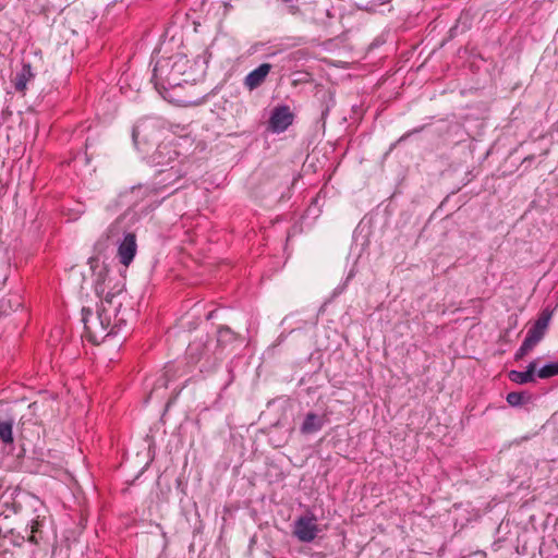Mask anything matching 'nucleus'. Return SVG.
<instances>
[{"label":"nucleus","instance_id":"25","mask_svg":"<svg viewBox=\"0 0 558 558\" xmlns=\"http://www.w3.org/2000/svg\"><path fill=\"white\" fill-rule=\"evenodd\" d=\"M142 190H143V187H142V186H133V187L131 189L130 193H131V194H133V193H135L136 191H138V192H140V191H142Z\"/></svg>","mask_w":558,"mask_h":558},{"label":"nucleus","instance_id":"6","mask_svg":"<svg viewBox=\"0 0 558 558\" xmlns=\"http://www.w3.org/2000/svg\"><path fill=\"white\" fill-rule=\"evenodd\" d=\"M319 532L315 517H300L294 521L293 535L303 543L313 542Z\"/></svg>","mask_w":558,"mask_h":558},{"label":"nucleus","instance_id":"15","mask_svg":"<svg viewBox=\"0 0 558 558\" xmlns=\"http://www.w3.org/2000/svg\"><path fill=\"white\" fill-rule=\"evenodd\" d=\"M531 393L527 391H512L507 395V402L511 407H521L531 401Z\"/></svg>","mask_w":558,"mask_h":558},{"label":"nucleus","instance_id":"18","mask_svg":"<svg viewBox=\"0 0 558 558\" xmlns=\"http://www.w3.org/2000/svg\"><path fill=\"white\" fill-rule=\"evenodd\" d=\"M390 0H359L357 5L360 9L376 12L381 5L388 4Z\"/></svg>","mask_w":558,"mask_h":558},{"label":"nucleus","instance_id":"7","mask_svg":"<svg viewBox=\"0 0 558 558\" xmlns=\"http://www.w3.org/2000/svg\"><path fill=\"white\" fill-rule=\"evenodd\" d=\"M137 252L136 234L134 232H125L123 239L118 242L117 257L125 267H129Z\"/></svg>","mask_w":558,"mask_h":558},{"label":"nucleus","instance_id":"11","mask_svg":"<svg viewBox=\"0 0 558 558\" xmlns=\"http://www.w3.org/2000/svg\"><path fill=\"white\" fill-rule=\"evenodd\" d=\"M325 424V416L310 412L305 415L300 432L303 435H311L319 432Z\"/></svg>","mask_w":558,"mask_h":558},{"label":"nucleus","instance_id":"2","mask_svg":"<svg viewBox=\"0 0 558 558\" xmlns=\"http://www.w3.org/2000/svg\"><path fill=\"white\" fill-rule=\"evenodd\" d=\"M28 507L32 509V513H27V509L22 512L27 522L25 527L28 533L27 541L37 545L44 539V529L50 518L48 509L39 500L32 498Z\"/></svg>","mask_w":558,"mask_h":558},{"label":"nucleus","instance_id":"23","mask_svg":"<svg viewBox=\"0 0 558 558\" xmlns=\"http://www.w3.org/2000/svg\"><path fill=\"white\" fill-rule=\"evenodd\" d=\"M120 222H121V218H118L117 220H114L108 228L107 230V238H111V236H114L119 233L120 231Z\"/></svg>","mask_w":558,"mask_h":558},{"label":"nucleus","instance_id":"1","mask_svg":"<svg viewBox=\"0 0 558 558\" xmlns=\"http://www.w3.org/2000/svg\"><path fill=\"white\" fill-rule=\"evenodd\" d=\"M126 293L119 290L108 292L94 312L90 307L82 308L84 337L94 344H99L107 337L118 335L134 316L131 306H123Z\"/></svg>","mask_w":558,"mask_h":558},{"label":"nucleus","instance_id":"4","mask_svg":"<svg viewBox=\"0 0 558 558\" xmlns=\"http://www.w3.org/2000/svg\"><path fill=\"white\" fill-rule=\"evenodd\" d=\"M174 69V62H172L171 57L159 59L153 71V81L155 84V88L158 94L168 102L172 104L173 98V88L174 85L172 83V72Z\"/></svg>","mask_w":558,"mask_h":558},{"label":"nucleus","instance_id":"10","mask_svg":"<svg viewBox=\"0 0 558 558\" xmlns=\"http://www.w3.org/2000/svg\"><path fill=\"white\" fill-rule=\"evenodd\" d=\"M549 314L543 313L534 325L529 329L525 338L536 345L545 336L546 329L549 324Z\"/></svg>","mask_w":558,"mask_h":558},{"label":"nucleus","instance_id":"9","mask_svg":"<svg viewBox=\"0 0 558 558\" xmlns=\"http://www.w3.org/2000/svg\"><path fill=\"white\" fill-rule=\"evenodd\" d=\"M271 70V65L269 63H262L255 70L251 71L244 78V85L250 90H253L260 86L266 80L267 75Z\"/></svg>","mask_w":558,"mask_h":558},{"label":"nucleus","instance_id":"5","mask_svg":"<svg viewBox=\"0 0 558 558\" xmlns=\"http://www.w3.org/2000/svg\"><path fill=\"white\" fill-rule=\"evenodd\" d=\"M163 128H160V122L155 121H141L137 123L132 131V138L134 144L137 146L141 142L158 141L163 135Z\"/></svg>","mask_w":558,"mask_h":558},{"label":"nucleus","instance_id":"13","mask_svg":"<svg viewBox=\"0 0 558 558\" xmlns=\"http://www.w3.org/2000/svg\"><path fill=\"white\" fill-rule=\"evenodd\" d=\"M536 368H537V361L534 360L527 365L526 371H524V372L510 371L508 374V377L512 383H515L518 385L533 383V381H535Z\"/></svg>","mask_w":558,"mask_h":558},{"label":"nucleus","instance_id":"22","mask_svg":"<svg viewBox=\"0 0 558 558\" xmlns=\"http://www.w3.org/2000/svg\"><path fill=\"white\" fill-rule=\"evenodd\" d=\"M535 345L530 341L527 340L526 338L523 340L521 347L519 348V350L517 351L515 353V359L519 360V359H522L524 355H526L531 350H533Z\"/></svg>","mask_w":558,"mask_h":558},{"label":"nucleus","instance_id":"12","mask_svg":"<svg viewBox=\"0 0 558 558\" xmlns=\"http://www.w3.org/2000/svg\"><path fill=\"white\" fill-rule=\"evenodd\" d=\"M154 160L157 165L167 166L174 160V149L172 148V141L166 142L165 140L158 144L154 154Z\"/></svg>","mask_w":558,"mask_h":558},{"label":"nucleus","instance_id":"16","mask_svg":"<svg viewBox=\"0 0 558 558\" xmlns=\"http://www.w3.org/2000/svg\"><path fill=\"white\" fill-rule=\"evenodd\" d=\"M13 420L12 418H5L2 420L0 417V440L4 444H11L13 442Z\"/></svg>","mask_w":558,"mask_h":558},{"label":"nucleus","instance_id":"26","mask_svg":"<svg viewBox=\"0 0 558 558\" xmlns=\"http://www.w3.org/2000/svg\"><path fill=\"white\" fill-rule=\"evenodd\" d=\"M215 313H216V311H211V312H209V313L207 314V317H206V318H207L208 320H209V319H213V318L215 317Z\"/></svg>","mask_w":558,"mask_h":558},{"label":"nucleus","instance_id":"3","mask_svg":"<svg viewBox=\"0 0 558 558\" xmlns=\"http://www.w3.org/2000/svg\"><path fill=\"white\" fill-rule=\"evenodd\" d=\"M22 494L17 489L12 492H4L0 497V536L7 537L9 534H13L14 527L9 520L12 515H22Z\"/></svg>","mask_w":558,"mask_h":558},{"label":"nucleus","instance_id":"17","mask_svg":"<svg viewBox=\"0 0 558 558\" xmlns=\"http://www.w3.org/2000/svg\"><path fill=\"white\" fill-rule=\"evenodd\" d=\"M235 340V333L226 326H221L217 332V344L218 347L225 348L229 343Z\"/></svg>","mask_w":558,"mask_h":558},{"label":"nucleus","instance_id":"21","mask_svg":"<svg viewBox=\"0 0 558 558\" xmlns=\"http://www.w3.org/2000/svg\"><path fill=\"white\" fill-rule=\"evenodd\" d=\"M203 347V343L201 341H194L192 343L189 344V348H187V354L193 359V360H196L198 361L202 356V352H201V349Z\"/></svg>","mask_w":558,"mask_h":558},{"label":"nucleus","instance_id":"14","mask_svg":"<svg viewBox=\"0 0 558 558\" xmlns=\"http://www.w3.org/2000/svg\"><path fill=\"white\" fill-rule=\"evenodd\" d=\"M34 77V74L32 72L31 64H23L20 72L16 73L13 84L14 88L19 93H24L27 86V83Z\"/></svg>","mask_w":558,"mask_h":558},{"label":"nucleus","instance_id":"24","mask_svg":"<svg viewBox=\"0 0 558 558\" xmlns=\"http://www.w3.org/2000/svg\"><path fill=\"white\" fill-rule=\"evenodd\" d=\"M172 399H173V397H172V396H170V397H169V399H168V401H167V403H166L165 412H163V414H162V416H161V420H165V418H166V416L168 415L169 409H170L171 403H172Z\"/></svg>","mask_w":558,"mask_h":558},{"label":"nucleus","instance_id":"8","mask_svg":"<svg viewBox=\"0 0 558 558\" xmlns=\"http://www.w3.org/2000/svg\"><path fill=\"white\" fill-rule=\"evenodd\" d=\"M294 116L288 106L276 107L269 119V129L274 133L284 132L292 123Z\"/></svg>","mask_w":558,"mask_h":558},{"label":"nucleus","instance_id":"20","mask_svg":"<svg viewBox=\"0 0 558 558\" xmlns=\"http://www.w3.org/2000/svg\"><path fill=\"white\" fill-rule=\"evenodd\" d=\"M537 377L542 379H547L554 376L558 375V362H553L549 364L544 365L543 367L538 368L537 371Z\"/></svg>","mask_w":558,"mask_h":558},{"label":"nucleus","instance_id":"27","mask_svg":"<svg viewBox=\"0 0 558 558\" xmlns=\"http://www.w3.org/2000/svg\"><path fill=\"white\" fill-rule=\"evenodd\" d=\"M272 558H275V557H272Z\"/></svg>","mask_w":558,"mask_h":558},{"label":"nucleus","instance_id":"19","mask_svg":"<svg viewBox=\"0 0 558 558\" xmlns=\"http://www.w3.org/2000/svg\"><path fill=\"white\" fill-rule=\"evenodd\" d=\"M170 364H167L166 372L156 380L151 393H157L159 389L168 387V384L172 378Z\"/></svg>","mask_w":558,"mask_h":558}]
</instances>
